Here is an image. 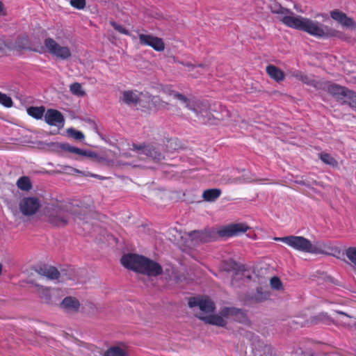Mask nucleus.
<instances>
[{"label": "nucleus", "instance_id": "nucleus-1", "mask_svg": "<svg viewBox=\"0 0 356 356\" xmlns=\"http://www.w3.org/2000/svg\"><path fill=\"white\" fill-rule=\"evenodd\" d=\"M272 12L279 15V19L287 26L299 29L318 38L337 37L345 40V35L337 30L329 28L327 26L309 18L295 15L289 10L281 6L272 8Z\"/></svg>", "mask_w": 356, "mask_h": 356}, {"label": "nucleus", "instance_id": "nucleus-2", "mask_svg": "<svg viewBox=\"0 0 356 356\" xmlns=\"http://www.w3.org/2000/svg\"><path fill=\"white\" fill-rule=\"evenodd\" d=\"M186 107L193 113L191 119L200 124L217 125L225 120L220 112L212 110L209 104L200 100L191 99Z\"/></svg>", "mask_w": 356, "mask_h": 356}, {"label": "nucleus", "instance_id": "nucleus-3", "mask_svg": "<svg viewBox=\"0 0 356 356\" xmlns=\"http://www.w3.org/2000/svg\"><path fill=\"white\" fill-rule=\"evenodd\" d=\"M45 216L53 226L63 227L76 219L82 220L79 209L70 206H51L46 208Z\"/></svg>", "mask_w": 356, "mask_h": 356}, {"label": "nucleus", "instance_id": "nucleus-4", "mask_svg": "<svg viewBox=\"0 0 356 356\" xmlns=\"http://www.w3.org/2000/svg\"><path fill=\"white\" fill-rule=\"evenodd\" d=\"M120 101L128 105L140 106L143 108L163 107L165 102L158 97H152L147 92L137 90H124L122 92Z\"/></svg>", "mask_w": 356, "mask_h": 356}, {"label": "nucleus", "instance_id": "nucleus-5", "mask_svg": "<svg viewBox=\"0 0 356 356\" xmlns=\"http://www.w3.org/2000/svg\"><path fill=\"white\" fill-rule=\"evenodd\" d=\"M243 312L236 308H225L220 313L202 316L203 321L209 324L219 327H225L229 322L239 321L243 317Z\"/></svg>", "mask_w": 356, "mask_h": 356}, {"label": "nucleus", "instance_id": "nucleus-6", "mask_svg": "<svg viewBox=\"0 0 356 356\" xmlns=\"http://www.w3.org/2000/svg\"><path fill=\"white\" fill-rule=\"evenodd\" d=\"M44 50L56 59L67 60L73 54L72 49L63 42L52 38H47L44 40Z\"/></svg>", "mask_w": 356, "mask_h": 356}, {"label": "nucleus", "instance_id": "nucleus-7", "mask_svg": "<svg viewBox=\"0 0 356 356\" xmlns=\"http://www.w3.org/2000/svg\"><path fill=\"white\" fill-rule=\"evenodd\" d=\"M274 240L283 242L297 251L309 253L311 241L303 236L290 235L284 237H275Z\"/></svg>", "mask_w": 356, "mask_h": 356}, {"label": "nucleus", "instance_id": "nucleus-8", "mask_svg": "<svg viewBox=\"0 0 356 356\" xmlns=\"http://www.w3.org/2000/svg\"><path fill=\"white\" fill-rule=\"evenodd\" d=\"M40 199L35 197H24L19 202V211L24 216L35 215L41 208Z\"/></svg>", "mask_w": 356, "mask_h": 356}, {"label": "nucleus", "instance_id": "nucleus-9", "mask_svg": "<svg viewBox=\"0 0 356 356\" xmlns=\"http://www.w3.org/2000/svg\"><path fill=\"white\" fill-rule=\"evenodd\" d=\"M190 307H198L200 312L197 316L203 321L202 316H209L214 312V303L208 298H194L189 300Z\"/></svg>", "mask_w": 356, "mask_h": 356}, {"label": "nucleus", "instance_id": "nucleus-10", "mask_svg": "<svg viewBox=\"0 0 356 356\" xmlns=\"http://www.w3.org/2000/svg\"><path fill=\"white\" fill-rule=\"evenodd\" d=\"M250 229V227L245 222L231 223L220 227L217 233L222 237H230L245 233Z\"/></svg>", "mask_w": 356, "mask_h": 356}, {"label": "nucleus", "instance_id": "nucleus-11", "mask_svg": "<svg viewBox=\"0 0 356 356\" xmlns=\"http://www.w3.org/2000/svg\"><path fill=\"white\" fill-rule=\"evenodd\" d=\"M138 38L140 43L143 45L149 46L154 50L161 52L163 51L165 48V44L161 38L155 36L149 33H139Z\"/></svg>", "mask_w": 356, "mask_h": 356}, {"label": "nucleus", "instance_id": "nucleus-12", "mask_svg": "<svg viewBox=\"0 0 356 356\" xmlns=\"http://www.w3.org/2000/svg\"><path fill=\"white\" fill-rule=\"evenodd\" d=\"M145 258L140 255L129 254L122 257L121 263L125 268L140 273Z\"/></svg>", "mask_w": 356, "mask_h": 356}, {"label": "nucleus", "instance_id": "nucleus-13", "mask_svg": "<svg viewBox=\"0 0 356 356\" xmlns=\"http://www.w3.org/2000/svg\"><path fill=\"white\" fill-rule=\"evenodd\" d=\"M238 173L239 172L233 170L229 172L223 174L218 181L220 184L223 185L252 181V179L248 176V174H245L240 177L238 176Z\"/></svg>", "mask_w": 356, "mask_h": 356}, {"label": "nucleus", "instance_id": "nucleus-14", "mask_svg": "<svg viewBox=\"0 0 356 356\" xmlns=\"http://www.w3.org/2000/svg\"><path fill=\"white\" fill-rule=\"evenodd\" d=\"M330 17L346 29L356 31V23L353 18L349 17L344 13L334 10L330 12Z\"/></svg>", "mask_w": 356, "mask_h": 356}, {"label": "nucleus", "instance_id": "nucleus-15", "mask_svg": "<svg viewBox=\"0 0 356 356\" xmlns=\"http://www.w3.org/2000/svg\"><path fill=\"white\" fill-rule=\"evenodd\" d=\"M44 121L50 126L62 128L64 126L65 118L58 110L49 109L45 112Z\"/></svg>", "mask_w": 356, "mask_h": 356}, {"label": "nucleus", "instance_id": "nucleus-16", "mask_svg": "<svg viewBox=\"0 0 356 356\" xmlns=\"http://www.w3.org/2000/svg\"><path fill=\"white\" fill-rule=\"evenodd\" d=\"M60 307L66 313L76 314L80 311L81 304L76 298L69 296L63 300Z\"/></svg>", "mask_w": 356, "mask_h": 356}, {"label": "nucleus", "instance_id": "nucleus-17", "mask_svg": "<svg viewBox=\"0 0 356 356\" xmlns=\"http://www.w3.org/2000/svg\"><path fill=\"white\" fill-rule=\"evenodd\" d=\"M67 152L73 153L82 157L90 158L93 159V161L98 163H103L104 161V159L103 157L99 156L95 152L88 149H80L76 147L72 146L70 144L68 145Z\"/></svg>", "mask_w": 356, "mask_h": 356}, {"label": "nucleus", "instance_id": "nucleus-18", "mask_svg": "<svg viewBox=\"0 0 356 356\" xmlns=\"http://www.w3.org/2000/svg\"><path fill=\"white\" fill-rule=\"evenodd\" d=\"M140 273L149 276H157L162 273V268L158 263L145 258Z\"/></svg>", "mask_w": 356, "mask_h": 356}, {"label": "nucleus", "instance_id": "nucleus-19", "mask_svg": "<svg viewBox=\"0 0 356 356\" xmlns=\"http://www.w3.org/2000/svg\"><path fill=\"white\" fill-rule=\"evenodd\" d=\"M134 149L138 154H144L156 161L164 158L163 154L153 145L134 146Z\"/></svg>", "mask_w": 356, "mask_h": 356}, {"label": "nucleus", "instance_id": "nucleus-20", "mask_svg": "<svg viewBox=\"0 0 356 356\" xmlns=\"http://www.w3.org/2000/svg\"><path fill=\"white\" fill-rule=\"evenodd\" d=\"M207 236L202 232L194 231L185 236L186 245L192 248L202 242H206Z\"/></svg>", "mask_w": 356, "mask_h": 356}, {"label": "nucleus", "instance_id": "nucleus-21", "mask_svg": "<svg viewBox=\"0 0 356 356\" xmlns=\"http://www.w3.org/2000/svg\"><path fill=\"white\" fill-rule=\"evenodd\" d=\"M161 92L167 97H172L181 102L185 105L186 107L187 105L190 104L191 99L186 97L184 95L174 90L172 86H166L163 87L161 89Z\"/></svg>", "mask_w": 356, "mask_h": 356}, {"label": "nucleus", "instance_id": "nucleus-22", "mask_svg": "<svg viewBox=\"0 0 356 356\" xmlns=\"http://www.w3.org/2000/svg\"><path fill=\"white\" fill-rule=\"evenodd\" d=\"M330 250H332V246L329 243L323 241L310 242L309 253L327 254Z\"/></svg>", "mask_w": 356, "mask_h": 356}, {"label": "nucleus", "instance_id": "nucleus-23", "mask_svg": "<svg viewBox=\"0 0 356 356\" xmlns=\"http://www.w3.org/2000/svg\"><path fill=\"white\" fill-rule=\"evenodd\" d=\"M324 90H327L331 95L336 97L337 98H341L342 97H346L348 90L342 88L336 84H331L326 83L323 86Z\"/></svg>", "mask_w": 356, "mask_h": 356}, {"label": "nucleus", "instance_id": "nucleus-24", "mask_svg": "<svg viewBox=\"0 0 356 356\" xmlns=\"http://www.w3.org/2000/svg\"><path fill=\"white\" fill-rule=\"evenodd\" d=\"M20 43H15L13 44L11 42H6L3 40H0V51H4L7 49L10 50H20L23 48H25L26 45L27 44V40L26 38H23L20 41Z\"/></svg>", "mask_w": 356, "mask_h": 356}, {"label": "nucleus", "instance_id": "nucleus-25", "mask_svg": "<svg viewBox=\"0 0 356 356\" xmlns=\"http://www.w3.org/2000/svg\"><path fill=\"white\" fill-rule=\"evenodd\" d=\"M266 72L273 80L279 82L284 79V73L278 67L274 65H268L266 67Z\"/></svg>", "mask_w": 356, "mask_h": 356}, {"label": "nucleus", "instance_id": "nucleus-26", "mask_svg": "<svg viewBox=\"0 0 356 356\" xmlns=\"http://www.w3.org/2000/svg\"><path fill=\"white\" fill-rule=\"evenodd\" d=\"M47 149L56 153L67 152L69 143H49L46 144Z\"/></svg>", "mask_w": 356, "mask_h": 356}, {"label": "nucleus", "instance_id": "nucleus-27", "mask_svg": "<svg viewBox=\"0 0 356 356\" xmlns=\"http://www.w3.org/2000/svg\"><path fill=\"white\" fill-rule=\"evenodd\" d=\"M291 76L305 83L314 86V87L316 88L318 87L317 83L314 80L309 77L307 75L303 74L302 72L294 71L291 72Z\"/></svg>", "mask_w": 356, "mask_h": 356}, {"label": "nucleus", "instance_id": "nucleus-28", "mask_svg": "<svg viewBox=\"0 0 356 356\" xmlns=\"http://www.w3.org/2000/svg\"><path fill=\"white\" fill-rule=\"evenodd\" d=\"M27 113L35 119L40 120L44 117L45 108L44 106H31L27 108Z\"/></svg>", "mask_w": 356, "mask_h": 356}, {"label": "nucleus", "instance_id": "nucleus-29", "mask_svg": "<svg viewBox=\"0 0 356 356\" xmlns=\"http://www.w3.org/2000/svg\"><path fill=\"white\" fill-rule=\"evenodd\" d=\"M221 194V191L217 188L209 189L204 191L202 197L204 200L212 202L216 200Z\"/></svg>", "mask_w": 356, "mask_h": 356}, {"label": "nucleus", "instance_id": "nucleus-30", "mask_svg": "<svg viewBox=\"0 0 356 356\" xmlns=\"http://www.w3.org/2000/svg\"><path fill=\"white\" fill-rule=\"evenodd\" d=\"M16 184L20 190L24 191H29L32 188V184L30 179L26 176L19 177L17 179Z\"/></svg>", "mask_w": 356, "mask_h": 356}, {"label": "nucleus", "instance_id": "nucleus-31", "mask_svg": "<svg viewBox=\"0 0 356 356\" xmlns=\"http://www.w3.org/2000/svg\"><path fill=\"white\" fill-rule=\"evenodd\" d=\"M338 316L336 317V322L343 326L350 325L353 321L352 317L343 312H336Z\"/></svg>", "mask_w": 356, "mask_h": 356}, {"label": "nucleus", "instance_id": "nucleus-32", "mask_svg": "<svg viewBox=\"0 0 356 356\" xmlns=\"http://www.w3.org/2000/svg\"><path fill=\"white\" fill-rule=\"evenodd\" d=\"M63 170L68 174V175H73L74 173H77V174H79V175H83V176H90V177H96V178H99V179H101V177L97 175H93L92 173H90V172H84L83 171H81L78 169H76V168H74L72 167H70V166H68V165H65L62 168Z\"/></svg>", "mask_w": 356, "mask_h": 356}, {"label": "nucleus", "instance_id": "nucleus-33", "mask_svg": "<svg viewBox=\"0 0 356 356\" xmlns=\"http://www.w3.org/2000/svg\"><path fill=\"white\" fill-rule=\"evenodd\" d=\"M104 356H127V353L120 347L114 346L108 348Z\"/></svg>", "mask_w": 356, "mask_h": 356}, {"label": "nucleus", "instance_id": "nucleus-34", "mask_svg": "<svg viewBox=\"0 0 356 356\" xmlns=\"http://www.w3.org/2000/svg\"><path fill=\"white\" fill-rule=\"evenodd\" d=\"M70 92L78 97H83L86 95L85 90L82 86L79 83H74L70 86Z\"/></svg>", "mask_w": 356, "mask_h": 356}, {"label": "nucleus", "instance_id": "nucleus-35", "mask_svg": "<svg viewBox=\"0 0 356 356\" xmlns=\"http://www.w3.org/2000/svg\"><path fill=\"white\" fill-rule=\"evenodd\" d=\"M320 159L324 163L330 165L332 167H337L338 165L337 160L329 154L321 153L320 154Z\"/></svg>", "mask_w": 356, "mask_h": 356}, {"label": "nucleus", "instance_id": "nucleus-36", "mask_svg": "<svg viewBox=\"0 0 356 356\" xmlns=\"http://www.w3.org/2000/svg\"><path fill=\"white\" fill-rule=\"evenodd\" d=\"M346 257L356 266V247H350L344 252Z\"/></svg>", "mask_w": 356, "mask_h": 356}, {"label": "nucleus", "instance_id": "nucleus-37", "mask_svg": "<svg viewBox=\"0 0 356 356\" xmlns=\"http://www.w3.org/2000/svg\"><path fill=\"white\" fill-rule=\"evenodd\" d=\"M182 64L187 68L188 72L191 73V76L194 78L197 77V74L194 71L197 68H204L205 65L204 64H199L198 65H193L191 63H182Z\"/></svg>", "mask_w": 356, "mask_h": 356}, {"label": "nucleus", "instance_id": "nucleus-38", "mask_svg": "<svg viewBox=\"0 0 356 356\" xmlns=\"http://www.w3.org/2000/svg\"><path fill=\"white\" fill-rule=\"evenodd\" d=\"M0 104L6 108H10L13 102L9 96L0 92Z\"/></svg>", "mask_w": 356, "mask_h": 356}, {"label": "nucleus", "instance_id": "nucleus-39", "mask_svg": "<svg viewBox=\"0 0 356 356\" xmlns=\"http://www.w3.org/2000/svg\"><path fill=\"white\" fill-rule=\"evenodd\" d=\"M67 133L69 136L78 140H82L85 138V136L81 131H77L73 128L67 129Z\"/></svg>", "mask_w": 356, "mask_h": 356}, {"label": "nucleus", "instance_id": "nucleus-40", "mask_svg": "<svg viewBox=\"0 0 356 356\" xmlns=\"http://www.w3.org/2000/svg\"><path fill=\"white\" fill-rule=\"evenodd\" d=\"M345 98H346V102H347L350 106L356 108V93L355 92L348 90V93L346 95V97H345Z\"/></svg>", "mask_w": 356, "mask_h": 356}, {"label": "nucleus", "instance_id": "nucleus-41", "mask_svg": "<svg viewBox=\"0 0 356 356\" xmlns=\"http://www.w3.org/2000/svg\"><path fill=\"white\" fill-rule=\"evenodd\" d=\"M44 275L47 279L56 280L58 278L59 273L56 268L50 267L48 269H47Z\"/></svg>", "mask_w": 356, "mask_h": 356}, {"label": "nucleus", "instance_id": "nucleus-42", "mask_svg": "<svg viewBox=\"0 0 356 356\" xmlns=\"http://www.w3.org/2000/svg\"><path fill=\"white\" fill-rule=\"evenodd\" d=\"M70 5L78 10H83L86 7V0H70Z\"/></svg>", "mask_w": 356, "mask_h": 356}, {"label": "nucleus", "instance_id": "nucleus-43", "mask_svg": "<svg viewBox=\"0 0 356 356\" xmlns=\"http://www.w3.org/2000/svg\"><path fill=\"white\" fill-rule=\"evenodd\" d=\"M111 25L114 28L115 30L118 31L120 33L127 35H131L129 32L122 25L115 22H111Z\"/></svg>", "mask_w": 356, "mask_h": 356}, {"label": "nucleus", "instance_id": "nucleus-44", "mask_svg": "<svg viewBox=\"0 0 356 356\" xmlns=\"http://www.w3.org/2000/svg\"><path fill=\"white\" fill-rule=\"evenodd\" d=\"M270 286L272 289H276V290H282V284L280 281V280L277 277H274L270 279Z\"/></svg>", "mask_w": 356, "mask_h": 356}, {"label": "nucleus", "instance_id": "nucleus-45", "mask_svg": "<svg viewBox=\"0 0 356 356\" xmlns=\"http://www.w3.org/2000/svg\"><path fill=\"white\" fill-rule=\"evenodd\" d=\"M35 286L38 288V291L41 294V296L43 298H44L47 300H50V297L48 295V289L40 284H36Z\"/></svg>", "mask_w": 356, "mask_h": 356}, {"label": "nucleus", "instance_id": "nucleus-46", "mask_svg": "<svg viewBox=\"0 0 356 356\" xmlns=\"http://www.w3.org/2000/svg\"><path fill=\"white\" fill-rule=\"evenodd\" d=\"M6 15V10L3 3L0 1V16H5Z\"/></svg>", "mask_w": 356, "mask_h": 356}, {"label": "nucleus", "instance_id": "nucleus-47", "mask_svg": "<svg viewBox=\"0 0 356 356\" xmlns=\"http://www.w3.org/2000/svg\"><path fill=\"white\" fill-rule=\"evenodd\" d=\"M1 273H2V265L0 263V275H1Z\"/></svg>", "mask_w": 356, "mask_h": 356}, {"label": "nucleus", "instance_id": "nucleus-48", "mask_svg": "<svg viewBox=\"0 0 356 356\" xmlns=\"http://www.w3.org/2000/svg\"><path fill=\"white\" fill-rule=\"evenodd\" d=\"M299 184H304V182H303V181H299Z\"/></svg>", "mask_w": 356, "mask_h": 356}, {"label": "nucleus", "instance_id": "nucleus-49", "mask_svg": "<svg viewBox=\"0 0 356 356\" xmlns=\"http://www.w3.org/2000/svg\"><path fill=\"white\" fill-rule=\"evenodd\" d=\"M225 113H226V115H227L228 112H227V111H225Z\"/></svg>", "mask_w": 356, "mask_h": 356}]
</instances>
